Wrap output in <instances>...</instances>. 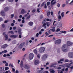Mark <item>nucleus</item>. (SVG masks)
<instances>
[{
	"mask_svg": "<svg viewBox=\"0 0 73 73\" xmlns=\"http://www.w3.org/2000/svg\"><path fill=\"white\" fill-rule=\"evenodd\" d=\"M60 33H66V31H60Z\"/></svg>",
	"mask_w": 73,
	"mask_h": 73,
	"instance_id": "35",
	"label": "nucleus"
},
{
	"mask_svg": "<svg viewBox=\"0 0 73 73\" xmlns=\"http://www.w3.org/2000/svg\"><path fill=\"white\" fill-rule=\"evenodd\" d=\"M9 69V67H6L5 68V70H8Z\"/></svg>",
	"mask_w": 73,
	"mask_h": 73,
	"instance_id": "39",
	"label": "nucleus"
},
{
	"mask_svg": "<svg viewBox=\"0 0 73 73\" xmlns=\"http://www.w3.org/2000/svg\"><path fill=\"white\" fill-rule=\"evenodd\" d=\"M50 73H55V71L53 70V69H50L49 70Z\"/></svg>",
	"mask_w": 73,
	"mask_h": 73,
	"instance_id": "15",
	"label": "nucleus"
},
{
	"mask_svg": "<svg viewBox=\"0 0 73 73\" xmlns=\"http://www.w3.org/2000/svg\"><path fill=\"white\" fill-rule=\"evenodd\" d=\"M30 17H31V15H29L26 18V20H28V19H29V18H30Z\"/></svg>",
	"mask_w": 73,
	"mask_h": 73,
	"instance_id": "33",
	"label": "nucleus"
},
{
	"mask_svg": "<svg viewBox=\"0 0 73 73\" xmlns=\"http://www.w3.org/2000/svg\"><path fill=\"white\" fill-rule=\"evenodd\" d=\"M15 73H19V71L17 70H16L15 71Z\"/></svg>",
	"mask_w": 73,
	"mask_h": 73,
	"instance_id": "64",
	"label": "nucleus"
},
{
	"mask_svg": "<svg viewBox=\"0 0 73 73\" xmlns=\"http://www.w3.org/2000/svg\"><path fill=\"white\" fill-rule=\"evenodd\" d=\"M1 14L2 16H5V12L3 11H2L1 12Z\"/></svg>",
	"mask_w": 73,
	"mask_h": 73,
	"instance_id": "14",
	"label": "nucleus"
},
{
	"mask_svg": "<svg viewBox=\"0 0 73 73\" xmlns=\"http://www.w3.org/2000/svg\"><path fill=\"white\" fill-rule=\"evenodd\" d=\"M18 31H15V33H17V32H18V34L19 35H21V31H22V30H21V29L20 27H19L18 28Z\"/></svg>",
	"mask_w": 73,
	"mask_h": 73,
	"instance_id": "6",
	"label": "nucleus"
},
{
	"mask_svg": "<svg viewBox=\"0 0 73 73\" xmlns=\"http://www.w3.org/2000/svg\"><path fill=\"white\" fill-rule=\"evenodd\" d=\"M5 40H7L8 39V35H5Z\"/></svg>",
	"mask_w": 73,
	"mask_h": 73,
	"instance_id": "20",
	"label": "nucleus"
},
{
	"mask_svg": "<svg viewBox=\"0 0 73 73\" xmlns=\"http://www.w3.org/2000/svg\"><path fill=\"white\" fill-rule=\"evenodd\" d=\"M3 53H7L8 51H7V50H4V51H3Z\"/></svg>",
	"mask_w": 73,
	"mask_h": 73,
	"instance_id": "40",
	"label": "nucleus"
},
{
	"mask_svg": "<svg viewBox=\"0 0 73 73\" xmlns=\"http://www.w3.org/2000/svg\"><path fill=\"white\" fill-rule=\"evenodd\" d=\"M47 57H48V55L47 54H45L43 55L42 58V59L45 60L47 58Z\"/></svg>",
	"mask_w": 73,
	"mask_h": 73,
	"instance_id": "8",
	"label": "nucleus"
},
{
	"mask_svg": "<svg viewBox=\"0 0 73 73\" xmlns=\"http://www.w3.org/2000/svg\"><path fill=\"white\" fill-rule=\"evenodd\" d=\"M68 68H66L65 69V71H68Z\"/></svg>",
	"mask_w": 73,
	"mask_h": 73,
	"instance_id": "59",
	"label": "nucleus"
},
{
	"mask_svg": "<svg viewBox=\"0 0 73 73\" xmlns=\"http://www.w3.org/2000/svg\"><path fill=\"white\" fill-rule=\"evenodd\" d=\"M10 37L11 38H16L17 36L16 35H11L10 36Z\"/></svg>",
	"mask_w": 73,
	"mask_h": 73,
	"instance_id": "21",
	"label": "nucleus"
},
{
	"mask_svg": "<svg viewBox=\"0 0 73 73\" xmlns=\"http://www.w3.org/2000/svg\"><path fill=\"white\" fill-rule=\"evenodd\" d=\"M60 31V29H57L56 31V32H59Z\"/></svg>",
	"mask_w": 73,
	"mask_h": 73,
	"instance_id": "52",
	"label": "nucleus"
},
{
	"mask_svg": "<svg viewBox=\"0 0 73 73\" xmlns=\"http://www.w3.org/2000/svg\"><path fill=\"white\" fill-rule=\"evenodd\" d=\"M27 16H28V14H25L24 15V17H27Z\"/></svg>",
	"mask_w": 73,
	"mask_h": 73,
	"instance_id": "50",
	"label": "nucleus"
},
{
	"mask_svg": "<svg viewBox=\"0 0 73 73\" xmlns=\"http://www.w3.org/2000/svg\"><path fill=\"white\" fill-rule=\"evenodd\" d=\"M8 33H11L12 35V34H14V33H13V31H10L8 32Z\"/></svg>",
	"mask_w": 73,
	"mask_h": 73,
	"instance_id": "27",
	"label": "nucleus"
},
{
	"mask_svg": "<svg viewBox=\"0 0 73 73\" xmlns=\"http://www.w3.org/2000/svg\"><path fill=\"white\" fill-rule=\"evenodd\" d=\"M39 35V34L38 33H36V37H38Z\"/></svg>",
	"mask_w": 73,
	"mask_h": 73,
	"instance_id": "38",
	"label": "nucleus"
},
{
	"mask_svg": "<svg viewBox=\"0 0 73 73\" xmlns=\"http://www.w3.org/2000/svg\"><path fill=\"white\" fill-rule=\"evenodd\" d=\"M34 53L36 54H37V51L36 50H35L34 51Z\"/></svg>",
	"mask_w": 73,
	"mask_h": 73,
	"instance_id": "32",
	"label": "nucleus"
},
{
	"mask_svg": "<svg viewBox=\"0 0 73 73\" xmlns=\"http://www.w3.org/2000/svg\"><path fill=\"white\" fill-rule=\"evenodd\" d=\"M3 64H6V63H7V61H3Z\"/></svg>",
	"mask_w": 73,
	"mask_h": 73,
	"instance_id": "49",
	"label": "nucleus"
},
{
	"mask_svg": "<svg viewBox=\"0 0 73 73\" xmlns=\"http://www.w3.org/2000/svg\"><path fill=\"white\" fill-rule=\"evenodd\" d=\"M68 57L70 58H73V52H69L68 54Z\"/></svg>",
	"mask_w": 73,
	"mask_h": 73,
	"instance_id": "7",
	"label": "nucleus"
},
{
	"mask_svg": "<svg viewBox=\"0 0 73 73\" xmlns=\"http://www.w3.org/2000/svg\"><path fill=\"white\" fill-rule=\"evenodd\" d=\"M20 66L21 68H23V61H21Z\"/></svg>",
	"mask_w": 73,
	"mask_h": 73,
	"instance_id": "22",
	"label": "nucleus"
},
{
	"mask_svg": "<svg viewBox=\"0 0 73 73\" xmlns=\"http://www.w3.org/2000/svg\"><path fill=\"white\" fill-rule=\"evenodd\" d=\"M65 62H69V60L68 59H66L65 60Z\"/></svg>",
	"mask_w": 73,
	"mask_h": 73,
	"instance_id": "55",
	"label": "nucleus"
},
{
	"mask_svg": "<svg viewBox=\"0 0 73 73\" xmlns=\"http://www.w3.org/2000/svg\"><path fill=\"white\" fill-rule=\"evenodd\" d=\"M31 39L32 40H35V38H34V37H32Z\"/></svg>",
	"mask_w": 73,
	"mask_h": 73,
	"instance_id": "58",
	"label": "nucleus"
},
{
	"mask_svg": "<svg viewBox=\"0 0 73 73\" xmlns=\"http://www.w3.org/2000/svg\"><path fill=\"white\" fill-rule=\"evenodd\" d=\"M3 20V19L1 17L0 18V21H2Z\"/></svg>",
	"mask_w": 73,
	"mask_h": 73,
	"instance_id": "43",
	"label": "nucleus"
},
{
	"mask_svg": "<svg viewBox=\"0 0 73 73\" xmlns=\"http://www.w3.org/2000/svg\"><path fill=\"white\" fill-rule=\"evenodd\" d=\"M45 48L44 47H41L39 49V52L40 53H42L45 51Z\"/></svg>",
	"mask_w": 73,
	"mask_h": 73,
	"instance_id": "4",
	"label": "nucleus"
},
{
	"mask_svg": "<svg viewBox=\"0 0 73 73\" xmlns=\"http://www.w3.org/2000/svg\"><path fill=\"white\" fill-rule=\"evenodd\" d=\"M59 61H64V59H61Z\"/></svg>",
	"mask_w": 73,
	"mask_h": 73,
	"instance_id": "54",
	"label": "nucleus"
},
{
	"mask_svg": "<svg viewBox=\"0 0 73 73\" xmlns=\"http://www.w3.org/2000/svg\"><path fill=\"white\" fill-rule=\"evenodd\" d=\"M43 73H49V72L47 71H44L43 72Z\"/></svg>",
	"mask_w": 73,
	"mask_h": 73,
	"instance_id": "53",
	"label": "nucleus"
},
{
	"mask_svg": "<svg viewBox=\"0 0 73 73\" xmlns=\"http://www.w3.org/2000/svg\"><path fill=\"white\" fill-rule=\"evenodd\" d=\"M46 19H44L43 21V22H42V24H44L46 22Z\"/></svg>",
	"mask_w": 73,
	"mask_h": 73,
	"instance_id": "25",
	"label": "nucleus"
},
{
	"mask_svg": "<svg viewBox=\"0 0 73 73\" xmlns=\"http://www.w3.org/2000/svg\"><path fill=\"white\" fill-rule=\"evenodd\" d=\"M25 68L27 69H28L29 68V66L28 65V64L25 65Z\"/></svg>",
	"mask_w": 73,
	"mask_h": 73,
	"instance_id": "16",
	"label": "nucleus"
},
{
	"mask_svg": "<svg viewBox=\"0 0 73 73\" xmlns=\"http://www.w3.org/2000/svg\"><path fill=\"white\" fill-rule=\"evenodd\" d=\"M67 44L68 46H70V45L73 44V43L70 41H68L67 42Z\"/></svg>",
	"mask_w": 73,
	"mask_h": 73,
	"instance_id": "12",
	"label": "nucleus"
},
{
	"mask_svg": "<svg viewBox=\"0 0 73 73\" xmlns=\"http://www.w3.org/2000/svg\"><path fill=\"white\" fill-rule=\"evenodd\" d=\"M67 45L66 44H64L62 47V50L63 52H66L67 50L66 49V46Z\"/></svg>",
	"mask_w": 73,
	"mask_h": 73,
	"instance_id": "1",
	"label": "nucleus"
},
{
	"mask_svg": "<svg viewBox=\"0 0 73 73\" xmlns=\"http://www.w3.org/2000/svg\"><path fill=\"white\" fill-rule=\"evenodd\" d=\"M58 69H59V70H60V69H61V67H58L57 68Z\"/></svg>",
	"mask_w": 73,
	"mask_h": 73,
	"instance_id": "63",
	"label": "nucleus"
},
{
	"mask_svg": "<svg viewBox=\"0 0 73 73\" xmlns=\"http://www.w3.org/2000/svg\"><path fill=\"white\" fill-rule=\"evenodd\" d=\"M37 57L38 58H40V54H38Z\"/></svg>",
	"mask_w": 73,
	"mask_h": 73,
	"instance_id": "41",
	"label": "nucleus"
},
{
	"mask_svg": "<svg viewBox=\"0 0 73 73\" xmlns=\"http://www.w3.org/2000/svg\"><path fill=\"white\" fill-rule=\"evenodd\" d=\"M28 25L30 26H32L33 25V23L32 22H30L28 23Z\"/></svg>",
	"mask_w": 73,
	"mask_h": 73,
	"instance_id": "17",
	"label": "nucleus"
},
{
	"mask_svg": "<svg viewBox=\"0 0 73 73\" xmlns=\"http://www.w3.org/2000/svg\"><path fill=\"white\" fill-rule=\"evenodd\" d=\"M8 46V45H7V44H5L2 46H1V48H3V49H5V48H6V47Z\"/></svg>",
	"mask_w": 73,
	"mask_h": 73,
	"instance_id": "13",
	"label": "nucleus"
},
{
	"mask_svg": "<svg viewBox=\"0 0 73 73\" xmlns=\"http://www.w3.org/2000/svg\"><path fill=\"white\" fill-rule=\"evenodd\" d=\"M47 25V27H49V25H50V23L47 22L46 23H44L42 26V27H44V29H46V26H45V25Z\"/></svg>",
	"mask_w": 73,
	"mask_h": 73,
	"instance_id": "2",
	"label": "nucleus"
},
{
	"mask_svg": "<svg viewBox=\"0 0 73 73\" xmlns=\"http://www.w3.org/2000/svg\"><path fill=\"white\" fill-rule=\"evenodd\" d=\"M12 70L13 72H15V69L14 68H12Z\"/></svg>",
	"mask_w": 73,
	"mask_h": 73,
	"instance_id": "44",
	"label": "nucleus"
},
{
	"mask_svg": "<svg viewBox=\"0 0 73 73\" xmlns=\"http://www.w3.org/2000/svg\"><path fill=\"white\" fill-rule=\"evenodd\" d=\"M34 57V54L32 53H31L29 54V60H32Z\"/></svg>",
	"mask_w": 73,
	"mask_h": 73,
	"instance_id": "5",
	"label": "nucleus"
},
{
	"mask_svg": "<svg viewBox=\"0 0 73 73\" xmlns=\"http://www.w3.org/2000/svg\"><path fill=\"white\" fill-rule=\"evenodd\" d=\"M43 72H44V70H38L37 71L38 73H42Z\"/></svg>",
	"mask_w": 73,
	"mask_h": 73,
	"instance_id": "26",
	"label": "nucleus"
},
{
	"mask_svg": "<svg viewBox=\"0 0 73 73\" xmlns=\"http://www.w3.org/2000/svg\"><path fill=\"white\" fill-rule=\"evenodd\" d=\"M16 29V27H13V29L14 30H15V29Z\"/></svg>",
	"mask_w": 73,
	"mask_h": 73,
	"instance_id": "62",
	"label": "nucleus"
},
{
	"mask_svg": "<svg viewBox=\"0 0 73 73\" xmlns=\"http://www.w3.org/2000/svg\"><path fill=\"white\" fill-rule=\"evenodd\" d=\"M54 43L56 45H60L61 43V40L60 39H58L55 41Z\"/></svg>",
	"mask_w": 73,
	"mask_h": 73,
	"instance_id": "3",
	"label": "nucleus"
},
{
	"mask_svg": "<svg viewBox=\"0 0 73 73\" xmlns=\"http://www.w3.org/2000/svg\"><path fill=\"white\" fill-rule=\"evenodd\" d=\"M50 5V2H48L47 3V5L49 6Z\"/></svg>",
	"mask_w": 73,
	"mask_h": 73,
	"instance_id": "37",
	"label": "nucleus"
},
{
	"mask_svg": "<svg viewBox=\"0 0 73 73\" xmlns=\"http://www.w3.org/2000/svg\"><path fill=\"white\" fill-rule=\"evenodd\" d=\"M37 12L39 13L40 12V9H38L37 10Z\"/></svg>",
	"mask_w": 73,
	"mask_h": 73,
	"instance_id": "57",
	"label": "nucleus"
},
{
	"mask_svg": "<svg viewBox=\"0 0 73 73\" xmlns=\"http://www.w3.org/2000/svg\"><path fill=\"white\" fill-rule=\"evenodd\" d=\"M2 27L3 28H4V27H5V25H4V24H3L2 25Z\"/></svg>",
	"mask_w": 73,
	"mask_h": 73,
	"instance_id": "61",
	"label": "nucleus"
},
{
	"mask_svg": "<svg viewBox=\"0 0 73 73\" xmlns=\"http://www.w3.org/2000/svg\"><path fill=\"white\" fill-rule=\"evenodd\" d=\"M52 64L53 66V68H56V66H54V65H57V63H55L54 64Z\"/></svg>",
	"mask_w": 73,
	"mask_h": 73,
	"instance_id": "30",
	"label": "nucleus"
},
{
	"mask_svg": "<svg viewBox=\"0 0 73 73\" xmlns=\"http://www.w3.org/2000/svg\"><path fill=\"white\" fill-rule=\"evenodd\" d=\"M47 16H49V15H50V12L49 11L48 13H47Z\"/></svg>",
	"mask_w": 73,
	"mask_h": 73,
	"instance_id": "31",
	"label": "nucleus"
},
{
	"mask_svg": "<svg viewBox=\"0 0 73 73\" xmlns=\"http://www.w3.org/2000/svg\"><path fill=\"white\" fill-rule=\"evenodd\" d=\"M51 31L52 32H55V29H51Z\"/></svg>",
	"mask_w": 73,
	"mask_h": 73,
	"instance_id": "47",
	"label": "nucleus"
},
{
	"mask_svg": "<svg viewBox=\"0 0 73 73\" xmlns=\"http://www.w3.org/2000/svg\"><path fill=\"white\" fill-rule=\"evenodd\" d=\"M24 44H25V42L22 43L19 46V48L21 49L22 48H23V46H24Z\"/></svg>",
	"mask_w": 73,
	"mask_h": 73,
	"instance_id": "11",
	"label": "nucleus"
},
{
	"mask_svg": "<svg viewBox=\"0 0 73 73\" xmlns=\"http://www.w3.org/2000/svg\"><path fill=\"white\" fill-rule=\"evenodd\" d=\"M13 17H14V14H11V19H13Z\"/></svg>",
	"mask_w": 73,
	"mask_h": 73,
	"instance_id": "36",
	"label": "nucleus"
},
{
	"mask_svg": "<svg viewBox=\"0 0 73 73\" xmlns=\"http://www.w3.org/2000/svg\"><path fill=\"white\" fill-rule=\"evenodd\" d=\"M61 15L62 16V17H63L64 16V12H62L61 13Z\"/></svg>",
	"mask_w": 73,
	"mask_h": 73,
	"instance_id": "29",
	"label": "nucleus"
},
{
	"mask_svg": "<svg viewBox=\"0 0 73 73\" xmlns=\"http://www.w3.org/2000/svg\"><path fill=\"white\" fill-rule=\"evenodd\" d=\"M44 8L45 9L47 8V6H46V3L44 4Z\"/></svg>",
	"mask_w": 73,
	"mask_h": 73,
	"instance_id": "45",
	"label": "nucleus"
},
{
	"mask_svg": "<svg viewBox=\"0 0 73 73\" xmlns=\"http://www.w3.org/2000/svg\"><path fill=\"white\" fill-rule=\"evenodd\" d=\"M66 5H65V4H63L62 5V7H64Z\"/></svg>",
	"mask_w": 73,
	"mask_h": 73,
	"instance_id": "60",
	"label": "nucleus"
},
{
	"mask_svg": "<svg viewBox=\"0 0 73 73\" xmlns=\"http://www.w3.org/2000/svg\"><path fill=\"white\" fill-rule=\"evenodd\" d=\"M9 68H14V66H13V64L11 63H10L9 64Z\"/></svg>",
	"mask_w": 73,
	"mask_h": 73,
	"instance_id": "18",
	"label": "nucleus"
},
{
	"mask_svg": "<svg viewBox=\"0 0 73 73\" xmlns=\"http://www.w3.org/2000/svg\"><path fill=\"white\" fill-rule=\"evenodd\" d=\"M21 13H22V14L25 13V10L24 9H22L21 11Z\"/></svg>",
	"mask_w": 73,
	"mask_h": 73,
	"instance_id": "24",
	"label": "nucleus"
},
{
	"mask_svg": "<svg viewBox=\"0 0 73 73\" xmlns=\"http://www.w3.org/2000/svg\"><path fill=\"white\" fill-rule=\"evenodd\" d=\"M61 19V15H59L58 17V21H60V20Z\"/></svg>",
	"mask_w": 73,
	"mask_h": 73,
	"instance_id": "23",
	"label": "nucleus"
},
{
	"mask_svg": "<svg viewBox=\"0 0 73 73\" xmlns=\"http://www.w3.org/2000/svg\"><path fill=\"white\" fill-rule=\"evenodd\" d=\"M36 11V10L34 9L32 11V12H33V13H34V12H35Z\"/></svg>",
	"mask_w": 73,
	"mask_h": 73,
	"instance_id": "56",
	"label": "nucleus"
},
{
	"mask_svg": "<svg viewBox=\"0 0 73 73\" xmlns=\"http://www.w3.org/2000/svg\"><path fill=\"white\" fill-rule=\"evenodd\" d=\"M45 2H43V3L41 4V7H42L44 5V4H45Z\"/></svg>",
	"mask_w": 73,
	"mask_h": 73,
	"instance_id": "42",
	"label": "nucleus"
},
{
	"mask_svg": "<svg viewBox=\"0 0 73 73\" xmlns=\"http://www.w3.org/2000/svg\"><path fill=\"white\" fill-rule=\"evenodd\" d=\"M40 63V61L38 60H36L35 61L34 64L35 65H37V64Z\"/></svg>",
	"mask_w": 73,
	"mask_h": 73,
	"instance_id": "10",
	"label": "nucleus"
},
{
	"mask_svg": "<svg viewBox=\"0 0 73 73\" xmlns=\"http://www.w3.org/2000/svg\"><path fill=\"white\" fill-rule=\"evenodd\" d=\"M48 32L49 33V34H50H50H51V31L50 30L48 31Z\"/></svg>",
	"mask_w": 73,
	"mask_h": 73,
	"instance_id": "48",
	"label": "nucleus"
},
{
	"mask_svg": "<svg viewBox=\"0 0 73 73\" xmlns=\"http://www.w3.org/2000/svg\"><path fill=\"white\" fill-rule=\"evenodd\" d=\"M57 7H58V8H59V7H60V4L59 3H58L57 5Z\"/></svg>",
	"mask_w": 73,
	"mask_h": 73,
	"instance_id": "46",
	"label": "nucleus"
},
{
	"mask_svg": "<svg viewBox=\"0 0 73 73\" xmlns=\"http://www.w3.org/2000/svg\"><path fill=\"white\" fill-rule=\"evenodd\" d=\"M57 3V2L56 1H55L53 3H51V5H54L55 4H56V3Z\"/></svg>",
	"mask_w": 73,
	"mask_h": 73,
	"instance_id": "28",
	"label": "nucleus"
},
{
	"mask_svg": "<svg viewBox=\"0 0 73 73\" xmlns=\"http://www.w3.org/2000/svg\"><path fill=\"white\" fill-rule=\"evenodd\" d=\"M45 35H45V37H46L47 36H48V35H49V34H48V33L46 32L45 33Z\"/></svg>",
	"mask_w": 73,
	"mask_h": 73,
	"instance_id": "34",
	"label": "nucleus"
},
{
	"mask_svg": "<svg viewBox=\"0 0 73 73\" xmlns=\"http://www.w3.org/2000/svg\"><path fill=\"white\" fill-rule=\"evenodd\" d=\"M0 73H11L10 72H9L8 71H7L6 72L5 71H2V70H0Z\"/></svg>",
	"mask_w": 73,
	"mask_h": 73,
	"instance_id": "9",
	"label": "nucleus"
},
{
	"mask_svg": "<svg viewBox=\"0 0 73 73\" xmlns=\"http://www.w3.org/2000/svg\"><path fill=\"white\" fill-rule=\"evenodd\" d=\"M4 10L5 11H8L9 10V8L8 7H6L4 8Z\"/></svg>",
	"mask_w": 73,
	"mask_h": 73,
	"instance_id": "19",
	"label": "nucleus"
},
{
	"mask_svg": "<svg viewBox=\"0 0 73 73\" xmlns=\"http://www.w3.org/2000/svg\"><path fill=\"white\" fill-rule=\"evenodd\" d=\"M58 64H62V62H61V61H58Z\"/></svg>",
	"mask_w": 73,
	"mask_h": 73,
	"instance_id": "51",
	"label": "nucleus"
}]
</instances>
